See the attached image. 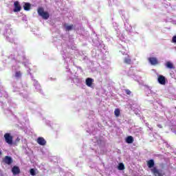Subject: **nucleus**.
<instances>
[{
    "label": "nucleus",
    "mask_w": 176,
    "mask_h": 176,
    "mask_svg": "<svg viewBox=\"0 0 176 176\" xmlns=\"http://www.w3.org/2000/svg\"><path fill=\"white\" fill-rule=\"evenodd\" d=\"M37 13L38 16H41V17H42V19L44 20H47L49 17H50L49 12H45V10L42 7L38 8Z\"/></svg>",
    "instance_id": "obj_1"
},
{
    "label": "nucleus",
    "mask_w": 176,
    "mask_h": 176,
    "mask_svg": "<svg viewBox=\"0 0 176 176\" xmlns=\"http://www.w3.org/2000/svg\"><path fill=\"white\" fill-rule=\"evenodd\" d=\"M151 171L155 176H164V173L163 172V170H159L156 167H153V168H151Z\"/></svg>",
    "instance_id": "obj_2"
},
{
    "label": "nucleus",
    "mask_w": 176,
    "mask_h": 176,
    "mask_svg": "<svg viewBox=\"0 0 176 176\" xmlns=\"http://www.w3.org/2000/svg\"><path fill=\"white\" fill-rule=\"evenodd\" d=\"M5 141L8 145H12L13 144V136L10 133H6L4 135Z\"/></svg>",
    "instance_id": "obj_3"
},
{
    "label": "nucleus",
    "mask_w": 176,
    "mask_h": 176,
    "mask_svg": "<svg viewBox=\"0 0 176 176\" xmlns=\"http://www.w3.org/2000/svg\"><path fill=\"white\" fill-rule=\"evenodd\" d=\"M148 61L151 65H157L159 64V60L156 57H150L148 58Z\"/></svg>",
    "instance_id": "obj_4"
},
{
    "label": "nucleus",
    "mask_w": 176,
    "mask_h": 176,
    "mask_svg": "<svg viewBox=\"0 0 176 176\" xmlns=\"http://www.w3.org/2000/svg\"><path fill=\"white\" fill-rule=\"evenodd\" d=\"M3 162L6 164H8L10 166V164H12V163H13V159H12V157L6 155V157H4Z\"/></svg>",
    "instance_id": "obj_5"
},
{
    "label": "nucleus",
    "mask_w": 176,
    "mask_h": 176,
    "mask_svg": "<svg viewBox=\"0 0 176 176\" xmlns=\"http://www.w3.org/2000/svg\"><path fill=\"white\" fill-rule=\"evenodd\" d=\"M14 12H20V10H21V6H20V3L19 2V1H16L14 3Z\"/></svg>",
    "instance_id": "obj_6"
},
{
    "label": "nucleus",
    "mask_w": 176,
    "mask_h": 176,
    "mask_svg": "<svg viewBox=\"0 0 176 176\" xmlns=\"http://www.w3.org/2000/svg\"><path fill=\"white\" fill-rule=\"evenodd\" d=\"M157 81L160 83V85H166V77L164 76L160 75L157 78Z\"/></svg>",
    "instance_id": "obj_7"
},
{
    "label": "nucleus",
    "mask_w": 176,
    "mask_h": 176,
    "mask_svg": "<svg viewBox=\"0 0 176 176\" xmlns=\"http://www.w3.org/2000/svg\"><path fill=\"white\" fill-rule=\"evenodd\" d=\"M12 173L13 175H17L20 174V173H21L20 168H19V166H14L12 168Z\"/></svg>",
    "instance_id": "obj_8"
},
{
    "label": "nucleus",
    "mask_w": 176,
    "mask_h": 176,
    "mask_svg": "<svg viewBox=\"0 0 176 176\" xmlns=\"http://www.w3.org/2000/svg\"><path fill=\"white\" fill-rule=\"evenodd\" d=\"M124 64H127L128 65H130L133 61L131 60V57H130V55L127 54L126 57L124 58Z\"/></svg>",
    "instance_id": "obj_9"
},
{
    "label": "nucleus",
    "mask_w": 176,
    "mask_h": 176,
    "mask_svg": "<svg viewBox=\"0 0 176 176\" xmlns=\"http://www.w3.org/2000/svg\"><path fill=\"white\" fill-rule=\"evenodd\" d=\"M165 67H166V68H168V69H175L174 64H173V63H171L170 61H167L165 63Z\"/></svg>",
    "instance_id": "obj_10"
},
{
    "label": "nucleus",
    "mask_w": 176,
    "mask_h": 176,
    "mask_svg": "<svg viewBox=\"0 0 176 176\" xmlns=\"http://www.w3.org/2000/svg\"><path fill=\"white\" fill-rule=\"evenodd\" d=\"M37 143L39 144V145H41V146H45L46 145V140H45V138H38L37 139Z\"/></svg>",
    "instance_id": "obj_11"
},
{
    "label": "nucleus",
    "mask_w": 176,
    "mask_h": 176,
    "mask_svg": "<svg viewBox=\"0 0 176 176\" xmlns=\"http://www.w3.org/2000/svg\"><path fill=\"white\" fill-rule=\"evenodd\" d=\"M87 86L88 87H91V85H93L94 80L91 78H87L85 80Z\"/></svg>",
    "instance_id": "obj_12"
},
{
    "label": "nucleus",
    "mask_w": 176,
    "mask_h": 176,
    "mask_svg": "<svg viewBox=\"0 0 176 176\" xmlns=\"http://www.w3.org/2000/svg\"><path fill=\"white\" fill-rule=\"evenodd\" d=\"M147 166L148 168H153V167H155V161L153 160H149L147 161Z\"/></svg>",
    "instance_id": "obj_13"
},
{
    "label": "nucleus",
    "mask_w": 176,
    "mask_h": 176,
    "mask_svg": "<svg viewBox=\"0 0 176 176\" xmlns=\"http://www.w3.org/2000/svg\"><path fill=\"white\" fill-rule=\"evenodd\" d=\"M125 141L126 144H133L134 142V138L133 136H128L126 138Z\"/></svg>",
    "instance_id": "obj_14"
},
{
    "label": "nucleus",
    "mask_w": 176,
    "mask_h": 176,
    "mask_svg": "<svg viewBox=\"0 0 176 176\" xmlns=\"http://www.w3.org/2000/svg\"><path fill=\"white\" fill-rule=\"evenodd\" d=\"M24 10H30L31 9V4L30 3H25L23 6Z\"/></svg>",
    "instance_id": "obj_15"
},
{
    "label": "nucleus",
    "mask_w": 176,
    "mask_h": 176,
    "mask_svg": "<svg viewBox=\"0 0 176 176\" xmlns=\"http://www.w3.org/2000/svg\"><path fill=\"white\" fill-rule=\"evenodd\" d=\"M64 25L66 31H72L74 29V25H67V24H65Z\"/></svg>",
    "instance_id": "obj_16"
},
{
    "label": "nucleus",
    "mask_w": 176,
    "mask_h": 176,
    "mask_svg": "<svg viewBox=\"0 0 176 176\" xmlns=\"http://www.w3.org/2000/svg\"><path fill=\"white\" fill-rule=\"evenodd\" d=\"M114 114L116 118H119V116H120V109H116L114 111Z\"/></svg>",
    "instance_id": "obj_17"
},
{
    "label": "nucleus",
    "mask_w": 176,
    "mask_h": 176,
    "mask_svg": "<svg viewBox=\"0 0 176 176\" xmlns=\"http://www.w3.org/2000/svg\"><path fill=\"white\" fill-rule=\"evenodd\" d=\"M118 170H124V164H123V163H120L118 164Z\"/></svg>",
    "instance_id": "obj_18"
},
{
    "label": "nucleus",
    "mask_w": 176,
    "mask_h": 176,
    "mask_svg": "<svg viewBox=\"0 0 176 176\" xmlns=\"http://www.w3.org/2000/svg\"><path fill=\"white\" fill-rule=\"evenodd\" d=\"M15 77L16 78H21V72H16L15 73Z\"/></svg>",
    "instance_id": "obj_19"
},
{
    "label": "nucleus",
    "mask_w": 176,
    "mask_h": 176,
    "mask_svg": "<svg viewBox=\"0 0 176 176\" xmlns=\"http://www.w3.org/2000/svg\"><path fill=\"white\" fill-rule=\"evenodd\" d=\"M30 174H31L32 176H34V175H36V173H35V169H34V168H31V169H30Z\"/></svg>",
    "instance_id": "obj_20"
},
{
    "label": "nucleus",
    "mask_w": 176,
    "mask_h": 176,
    "mask_svg": "<svg viewBox=\"0 0 176 176\" xmlns=\"http://www.w3.org/2000/svg\"><path fill=\"white\" fill-rule=\"evenodd\" d=\"M125 93L128 96H130V94H131V91H130L129 89H125Z\"/></svg>",
    "instance_id": "obj_21"
},
{
    "label": "nucleus",
    "mask_w": 176,
    "mask_h": 176,
    "mask_svg": "<svg viewBox=\"0 0 176 176\" xmlns=\"http://www.w3.org/2000/svg\"><path fill=\"white\" fill-rule=\"evenodd\" d=\"M172 42H173V43H176V36H174L172 38Z\"/></svg>",
    "instance_id": "obj_22"
},
{
    "label": "nucleus",
    "mask_w": 176,
    "mask_h": 176,
    "mask_svg": "<svg viewBox=\"0 0 176 176\" xmlns=\"http://www.w3.org/2000/svg\"><path fill=\"white\" fill-rule=\"evenodd\" d=\"M2 155V152L0 151V156Z\"/></svg>",
    "instance_id": "obj_23"
},
{
    "label": "nucleus",
    "mask_w": 176,
    "mask_h": 176,
    "mask_svg": "<svg viewBox=\"0 0 176 176\" xmlns=\"http://www.w3.org/2000/svg\"><path fill=\"white\" fill-rule=\"evenodd\" d=\"M16 140H17V141H20V139H19V138H17Z\"/></svg>",
    "instance_id": "obj_24"
}]
</instances>
